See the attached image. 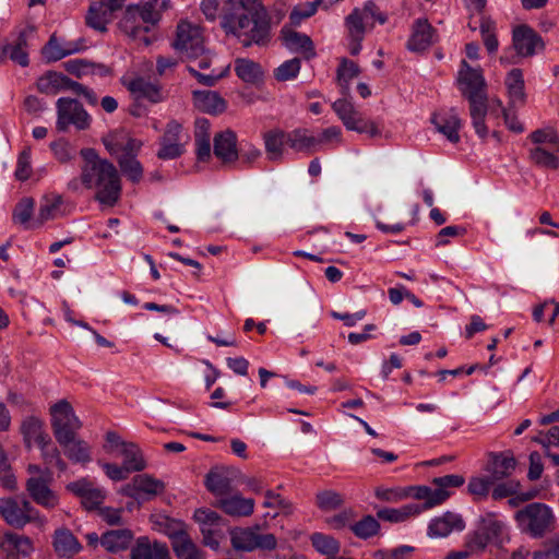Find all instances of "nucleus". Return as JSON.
I'll return each instance as SVG.
<instances>
[{
	"label": "nucleus",
	"instance_id": "nucleus-22",
	"mask_svg": "<svg viewBox=\"0 0 559 559\" xmlns=\"http://www.w3.org/2000/svg\"><path fill=\"white\" fill-rule=\"evenodd\" d=\"M26 491L37 504L46 509H53L59 503L58 496L43 477H29L26 481Z\"/></svg>",
	"mask_w": 559,
	"mask_h": 559
},
{
	"label": "nucleus",
	"instance_id": "nucleus-1",
	"mask_svg": "<svg viewBox=\"0 0 559 559\" xmlns=\"http://www.w3.org/2000/svg\"><path fill=\"white\" fill-rule=\"evenodd\" d=\"M201 11L209 21L221 17L225 33L245 47L262 46L270 39V16L262 0H202Z\"/></svg>",
	"mask_w": 559,
	"mask_h": 559
},
{
	"label": "nucleus",
	"instance_id": "nucleus-4",
	"mask_svg": "<svg viewBox=\"0 0 559 559\" xmlns=\"http://www.w3.org/2000/svg\"><path fill=\"white\" fill-rule=\"evenodd\" d=\"M385 22L386 15L380 11L373 1H367L361 8H355L345 17L350 53L358 55L366 33L371 31L376 23L384 24Z\"/></svg>",
	"mask_w": 559,
	"mask_h": 559
},
{
	"label": "nucleus",
	"instance_id": "nucleus-40",
	"mask_svg": "<svg viewBox=\"0 0 559 559\" xmlns=\"http://www.w3.org/2000/svg\"><path fill=\"white\" fill-rule=\"evenodd\" d=\"M1 547L9 552L8 559H15V555L16 557H27L33 551V545L28 537L14 534L7 535Z\"/></svg>",
	"mask_w": 559,
	"mask_h": 559
},
{
	"label": "nucleus",
	"instance_id": "nucleus-54",
	"mask_svg": "<svg viewBox=\"0 0 559 559\" xmlns=\"http://www.w3.org/2000/svg\"><path fill=\"white\" fill-rule=\"evenodd\" d=\"M343 502V496L334 490H322L316 495L317 507L325 512L336 510Z\"/></svg>",
	"mask_w": 559,
	"mask_h": 559
},
{
	"label": "nucleus",
	"instance_id": "nucleus-62",
	"mask_svg": "<svg viewBox=\"0 0 559 559\" xmlns=\"http://www.w3.org/2000/svg\"><path fill=\"white\" fill-rule=\"evenodd\" d=\"M263 507L280 509L285 514L293 512V506L290 501L286 500L278 493H274L271 490L265 492V501L263 502Z\"/></svg>",
	"mask_w": 559,
	"mask_h": 559
},
{
	"label": "nucleus",
	"instance_id": "nucleus-18",
	"mask_svg": "<svg viewBox=\"0 0 559 559\" xmlns=\"http://www.w3.org/2000/svg\"><path fill=\"white\" fill-rule=\"evenodd\" d=\"M67 489L80 497L83 507L87 510L98 508L105 499V491L95 487L94 484L86 478L70 483Z\"/></svg>",
	"mask_w": 559,
	"mask_h": 559
},
{
	"label": "nucleus",
	"instance_id": "nucleus-59",
	"mask_svg": "<svg viewBox=\"0 0 559 559\" xmlns=\"http://www.w3.org/2000/svg\"><path fill=\"white\" fill-rule=\"evenodd\" d=\"M300 71V60L293 58L283 62L274 70V76L277 81L284 82L295 79Z\"/></svg>",
	"mask_w": 559,
	"mask_h": 559
},
{
	"label": "nucleus",
	"instance_id": "nucleus-33",
	"mask_svg": "<svg viewBox=\"0 0 559 559\" xmlns=\"http://www.w3.org/2000/svg\"><path fill=\"white\" fill-rule=\"evenodd\" d=\"M105 146L111 155L135 157L141 150L142 142L134 138L115 135L105 140Z\"/></svg>",
	"mask_w": 559,
	"mask_h": 559
},
{
	"label": "nucleus",
	"instance_id": "nucleus-64",
	"mask_svg": "<svg viewBox=\"0 0 559 559\" xmlns=\"http://www.w3.org/2000/svg\"><path fill=\"white\" fill-rule=\"evenodd\" d=\"M31 153L29 151L24 150L17 158L15 177L17 180L25 181L31 177Z\"/></svg>",
	"mask_w": 559,
	"mask_h": 559
},
{
	"label": "nucleus",
	"instance_id": "nucleus-26",
	"mask_svg": "<svg viewBox=\"0 0 559 559\" xmlns=\"http://www.w3.org/2000/svg\"><path fill=\"white\" fill-rule=\"evenodd\" d=\"M438 132L443 134L451 143L460 141L459 131L462 127V121L454 110L444 114H436L431 118Z\"/></svg>",
	"mask_w": 559,
	"mask_h": 559
},
{
	"label": "nucleus",
	"instance_id": "nucleus-41",
	"mask_svg": "<svg viewBox=\"0 0 559 559\" xmlns=\"http://www.w3.org/2000/svg\"><path fill=\"white\" fill-rule=\"evenodd\" d=\"M421 512V508L418 503H409L402 506L401 508H385L377 512V516L380 520L399 523L403 522L411 516L417 515Z\"/></svg>",
	"mask_w": 559,
	"mask_h": 559
},
{
	"label": "nucleus",
	"instance_id": "nucleus-28",
	"mask_svg": "<svg viewBox=\"0 0 559 559\" xmlns=\"http://www.w3.org/2000/svg\"><path fill=\"white\" fill-rule=\"evenodd\" d=\"M133 539L132 531L128 528L111 530L100 537V545L109 552L126 550Z\"/></svg>",
	"mask_w": 559,
	"mask_h": 559
},
{
	"label": "nucleus",
	"instance_id": "nucleus-3",
	"mask_svg": "<svg viewBox=\"0 0 559 559\" xmlns=\"http://www.w3.org/2000/svg\"><path fill=\"white\" fill-rule=\"evenodd\" d=\"M459 84L462 95L469 103V115L473 127L480 138H486L488 129L485 117L488 110L486 81L480 68H472L465 60L461 62Z\"/></svg>",
	"mask_w": 559,
	"mask_h": 559
},
{
	"label": "nucleus",
	"instance_id": "nucleus-17",
	"mask_svg": "<svg viewBox=\"0 0 559 559\" xmlns=\"http://www.w3.org/2000/svg\"><path fill=\"white\" fill-rule=\"evenodd\" d=\"M513 47L521 57H530L544 48L542 37L528 25H519L512 33Z\"/></svg>",
	"mask_w": 559,
	"mask_h": 559
},
{
	"label": "nucleus",
	"instance_id": "nucleus-10",
	"mask_svg": "<svg viewBox=\"0 0 559 559\" xmlns=\"http://www.w3.org/2000/svg\"><path fill=\"white\" fill-rule=\"evenodd\" d=\"M35 34L36 27L34 25H26L13 31L1 48L0 64L4 63L7 58H9L11 61L23 68L27 67L29 64V41Z\"/></svg>",
	"mask_w": 559,
	"mask_h": 559
},
{
	"label": "nucleus",
	"instance_id": "nucleus-34",
	"mask_svg": "<svg viewBox=\"0 0 559 559\" xmlns=\"http://www.w3.org/2000/svg\"><path fill=\"white\" fill-rule=\"evenodd\" d=\"M235 72L241 81L250 84L261 82L264 75L261 66L247 58H237L235 60Z\"/></svg>",
	"mask_w": 559,
	"mask_h": 559
},
{
	"label": "nucleus",
	"instance_id": "nucleus-19",
	"mask_svg": "<svg viewBox=\"0 0 559 559\" xmlns=\"http://www.w3.org/2000/svg\"><path fill=\"white\" fill-rule=\"evenodd\" d=\"M213 153L223 164L236 162L239 157L236 133L230 129L216 133L213 139Z\"/></svg>",
	"mask_w": 559,
	"mask_h": 559
},
{
	"label": "nucleus",
	"instance_id": "nucleus-15",
	"mask_svg": "<svg viewBox=\"0 0 559 559\" xmlns=\"http://www.w3.org/2000/svg\"><path fill=\"white\" fill-rule=\"evenodd\" d=\"M164 489L165 485L162 480L148 474H140L134 476L130 483L122 486L120 492L136 501H148L162 493Z\"/></svg>",
	"mask_w": 559,
	"mask_h": 559
},
{
	"label": "nucleus",
	"instance_id": "nucleus-44",
	"mask_svg": "<svg viewBox=\"0 0 559 559\" xmlns=\"http://www.w3.org/2000/svg\"><path fill=\"white\" fill-rule=\"evenodd\" d=\"M120 454L123 457L122 465L127 467L130 473L141 472L146 467L143 454L135 443L129 442L128 444H123Z\"/></svg>",
	"mask_w": 559,
	"mask_h": 559
},
{
	"label": "nucleus",
	"instance_id": "nucleus-60",
	"mask_svg": "<svg viewBox=\"0 0 559 559\" xmlns=\"http://www.w3.org/2000/svg\"><path fill=\"white\" fill-rule=\"evenodd\" d=\"M333 110L336 112L343 124L346 127L352 123V120L358 114L354 105L346 99H337L332 105Z\"/></svg>",
	"mask_w": 559,
	"mask_h": 559
},
{
	"label": "nucleus",
	"instance_id": "nucleus-23",
	"mask_svg": "<svg viewBox=\"0 0 559 559\" xmlns=\"http://www.w3.org/2000/svg\"><path fill=\"white\" fill-rule=\"evenodd\" d=\"M173 550L178 559H204V552L194 544L185 530L169 535Z\"/></svg>",
	"mask_w": 559,
	"mask_h": 559
},
{
	"label": "nucleus",
	"instance_id": "nucleus-42",
	"mask_svg": "<svg viewBox=\"0 0 559 559\" xmlns=\"http://www.w3.org/2000/svg\"><path fill=\"white\" fill-rule=\"evenodd\" d=\"M265 151L271 160H278L283 155L284 144H287V132L271 130L263 136Z\"/></svg>",
	"mask_w": 559,
	"mask_h": 559
},
{
	"label": "nucleus",
	"instance_id": "nucleus-48",
	"mask_svg": "<svg viewBox=\"0 0 559 559\" xmlns=\"http://www.w3.org/2000/svg\"><path fill=\"white\" fill-rule=\"evenodd\" d=\"M35 201L33 198H22L12 212V221L25 228L29 227V222L34 213Z\"/></svg>",
	"mask_w": 559,
	"mask_h": 559
},
{
	"label": "nucleus",
	"instance_id": "nucleus-29",
	"mask_svg": "<svg viewBox=\"0 0 559 559\" xmlns=\"http://www.w3.org/2000/svg\"><path fill=\"white\" fill-rule=\"evenodd\" d=\"M126 86L138 99L145 98L151 103H159L163 100L160 87L144 78L132 79Z\"/></svg>",
	"mask_w": 559,
	"mask_h": 559
},
{
	"label": "nucleus",
	"instance_id": "nucleus-39",
	"mask_svg": "<svg viewBox=\"0 0 559 559\" xmlns=\"http://www.w3.org/2000/svg\"><path fill=\"white\" fill-rule=\"evenodd\" d=\"M21 433L26 448H31L33 444L43 442L48 435L43 431V421L35 417H26L21 424Z\"/></svg>",
	"mask_w": 559,
	"mask_h": 559
},
{
	"label": "nucleus",
	"instance_id": "nucleus-7",
	"mask_svg": "<svg viewBox=\"0 0 559 559\" xmlns=\"http://www.w3.org/2000/svg\"><path fill=\"white\" fill-rule=\"evenodd\" d=\"M514 519L522 532L540 538L554 530L555 516L551 509L540 502H532L519 510Z\"/></svg>",
	"mask_w": 559,
	"mask_h": 559
},
{
	"label": "nucleus",
	"instance_id": "nucleus-38",
	"mask_svg": "<svg viewBox=\"0 0 559 559\" xmlns=\"http://www.w3.org/2000/svg\"><path fill=\"white\" fill-rule=\"evenodd\" d=\"M62 204L63 199L60 194L49 193L45 195L40 201L37 225H43L47 221L59 217L62 214Z\"/></svg>",
	"mask_w": 559,
	"mask_h": 559
},
{
	"label": "nucleus",
	"instance_id": "nucleus-20",
	"mask_svg": "<svg viewBox=\"0 0 559 559\" xmlns=\"http://www.w3.org/2000/svg\"><path fill=\"white\" fill-rule=\"evenodd\" d=\"M130 559H171L165 543L141 536L130 550Z\"/></svg>",
	"mask_w": 559,
	"mask_h": 559
},
{
	"label": "nucleus",
	"instance_id": "nucleus-25",
	"mask_svg": "<svg viewBox=\"0 0 559 559\" xmlns=\"http://www.w3.org/2000/svg\"><path fill=\"white\" fill-rule=\"evenodd\" d=\"M435 29L427 20L418 19L413 25L412 35L407 41L411 51H423L433 43Z\"/></svg>",
	"mask_w": 559,
	"mask_h": 559
},
{
	"label": "nucleus",
	"instance_id": "nucleus-8",
	"mask_svg": "<svg viewBox=\"0 0 559 559\" xmlns=\"http://www.w3.org/2000/svg\"><path fill=\"white\" fill-rule=\"evenodd\" d=\"M37 88L46 95L71 91L78 96H83L88 105L96 106L98 103L97 95L93 90L56 71H48L41 75L37 81Z\"/></svg>",
	"mask_w": 559,
	"mask_h": 559
},
{
	"label": "nucleus",
	"instance_id": "nucleus-52",
	"mask_svg": "<svg viewBox=\"0 0 559 559\" xmlns=\"http://www.w3.org/2000/svg\"><path fill=\"white\" fill-rule=\"evenodd\" d=\"M40 448L41 456L46 464L56 465L60 471H66L67 464L62 460L59 450L51 442L49 436L43 440V442L37 443Z\"/></svg>",
	"mask_w": 559,
	"mask_h": 559
},
{
	"label": "nucleus",
	"instance_id": "nucleus-55",
	"mask_svg": "<svg viewBox=\"0 0 559 559\" xmlns=\"http://www.w3.org/2000/svg\"><path fill=\"white\" fill-rule=\"evenodd\" d=\"M495 23L490 19L481 17L479 29L483 37L484 45L489 53L498 50L499 41L495 34Z\"/></svg>",
	"mask_w": 559,
	"mask_h": 559
},
{
	"label": "nucleus",
	"instance_id": "nucleus-11",
	"mask_svg": "<svg viewBox=\"0 0 559 559\" xmlns=\"http://www.w3.org/2000/svg\"><path fill=\"white\" fill-rule=\"evenodd\" d=\"M56 128L58 131L66 132L70 126L75 127L78 130H86L90 128L91 116L76 99L60 97L56 102Z\"/></svg>",
	"mask_w": 559,
	"mask_h": 559
},
{
	"label": "nucleus",
	"instance_id": "nucleus-47",
	"mask_svg": "<svg viewBox=\"0 0 559 559\" xmlns=\"http://www.w3.org/2000/svg\"><path fill=\"white\" fill-rule=\"evenodd\" d=\"M313 548L325 556H335L338 554L341 545L333 536L323 533H313L310 536Z\"/></svg>",
	"mask_w": 559,
	"mask_h": 559
},
{
	"label": "nucleus",
	"instance_id": "nucleus-35",
	"mask_svg": "<svg viewBox=\"0 0 559 559\" xmlns=\"http://www.w3.org/2000/svg\"><path fill=\"white\" fill-rule=\"evenodd\" d=\"M0 514L9 525L15 528H22L27 524V518L21 511L20 503L13 498L0 499Z\"/></svg>",
	"mask_w": 559,
	"mask_h": 559
},
{
	"label": "nucleus",
	"instance_id": "nucleus-56",
	"mask_svg": "<svg viewBox=\"0 0 559 559\" xmlns=\"http://www.w3.org/2000/svg\"><path fill=\"white\" fill-rule=\"evenodd\" d=\"M118 163L122 170V173L128 176V178L138 182L141 180L143 176V168L141 163L133 156H118Z\"/></svg>",
	"mask_w": 559,
	"mask_h": 559
},
{
	"label": "nucleus",
	"instance_id": "nucleus-24",
	"mask_svg": "<svg viewBox=\"0 0 559 559\" xmlns=\"http://www.w3.org/2000/svg\"><path fill=\"white\" fill-rule=\"evenodd\" d=\"M234 472L228 468H213L205 476V486L214 496H226L231 492Z\"/></svg>",
	"mask_w": 559,
	"mask_h": 559
},
{
	"label": "nucleus",
	"instance_id": "nucleus-46",
	"mask_svg": "<svg viewBox=\"0 0 559 559\" xmlns=\"http://www.w3.org/2000/svg\"><path fill=\"white\" fill-rule=\"evenodd\" d=\"M350 531L360 539H368L376 536L380 531V523L372 515H365L358 522L350 524Z\"/></svg>",
	"mask_w": 559,
	"mask_h": 559
},
{
	"label": "nucleus",
	"instance_id": "nucleus-5",
	"mask_svg": "<svg viewBox=\"0 0 559 559\" xmlns=\"http://www.w3.org/2000/svg\"><path fill=\"white\" fill-rule=\"evenodd\" d=\"M158 20L159 14L153 4L144 3L142 5H130L119 21V28L127 36L142 41L147 46L151 43L147 33Z\"/></svg>",
	"mask_w": 559,
	"mask_h": 559
},
{
	"label": "nucleus",
	"instance_id": "nucleus-53",
	"mask_svg": "<svg viewBox=\"0 0 559 559\" xmlns=\"http://www.w3.org/2000/svg\"><path fill=\"white\" fill-rule=\"evenodd\" d=\"M530 139L537 146L545 144L554 151H559V134L551 128L537 129L530 134Z\"/></svg>",
	"mask_w": 559,
	"mask_h": 559
},
{
	"label": "nucleus",
	"instance_id": "nucleus-50",
	"mask_svg": "<svg viewBox=\"0 0 559 559\" xmlns=\"http://www.w3.org/2000/svg\"><path fill=\"white\" fill-rule=\"evenodd\" d=\"M359 74L358 66L348 59H343L337 68V82L341 86L342 94L349 93V82Z\"/></svg>",
	"mask_w": 559,
	"mask_h": 559
},
{
	"label": "nucleus",
	"instance_id": "nucleus-14",
	"mask_svg": "<svg viewBox=\"0 0 559 559\" xmlns=\"http://www.w3.org/2000/svg\"><path fill=\"white\" fill-rule=\"evenodd\" d=\"M126 0H97L90 4L86 25L100 33L107 32V25L115 19V13L122 9Z\"/></svg>",
	"mask_w": 559,
	"mask_h": 559
},
{
	"label": "nucleus",
	"instance_id": "nucleus-30",
	"mask_svg": "<svg viewBox=\"0 0 559 559\" xmlns=\"http://www.w3.org/2000/svg\"><path fill=\"white\" fill-rule=\"evenodd\" d=\"M53 548L60 557L70 558L82 549V545L68 528H60L55 532Z\"/></svg>",
	"mask_w": 559,
	"mask_h": 559
},
{
	"label": "nucleus",
	"instance_id": "nucleus-31",
	"mask_svg": "<svg viewBox=\"0 0 559 559\" xmlns=\"http://www.w3.org/2000/svg\"><path fill=\"white\" fill-rule=\"evenodd\" d=\"M287 145L296 152L313 153L318 151L316 136L306 128L287 132Z\"/></svg>",
	"mask_w": 559,
	"mask_h": 559
},
{
	"label": "nucleus",
	"instance_id": "nucleus-51",
	"mask_svg": "<svg viewBox=\"0 0 559 559\" xmlns=\"http://www.w3.org/2000/svg\"><path fill=\"white\" fill-rule=\"evenodd\" d=\"M258 533L253 528H243L231 535L233 547L237 550L252 551L257 549Z\"/></svg>",
	"mask_w": 559,
	"mask_h": 559
},
{
	"label": "nucleus",
	"instance_id": "nucleus-12",
	"mask_svg": "<svg viewBox=\"0 0 559 559\" xmlns=\"http://www.w3.org/2000/svg\"><path fill=\"white\" fill-rule=\"evenodd\" d=\"M173 46L187 59L199 58L205 51L201 27L189 21H180Z\"/></svg>",
	"mask_w": 559,
	"mask_h": 559
},
{
	"label": "nucleus",
	"instance_id": "nucleus-49",
	"mask_svg": "<svg viewBox=\"0 0 559 559\" xmlns=\"http://www.w3.org/2000/svg\"><path fill=\"white\" fill-rule=\"evenodd\" d=\"M479 530L488 536L490 543L498 542L503 533L504 523L497 519L496 514L488 513L481 518Z\"/></svg>",
	"mask_w": 559,
	"mask_h": 559
},
{
	"label": "nucleus",
	"instance_id": "nucleus-32",
	"mask_svg": "<svg viewBox=\"0 0 559 559\" xmlns=\"http://www.w3.org/2000/svg\"><path fill=\"white\" fill-rule=\"evenodd\" d=\"M222 510L233 516H249L254 510V500L243 498L240 495H233L219 501Z\"/></svg>",
	"mask_w": 559,
	"mask_h": 559
},
{
	"label": "nucleus",
	"instance_id": "nucleus-37",
	"mask_svg": "<svg viewBox=\"0 0 559 559\" xmlns=\"http://www.w3.org/2000/svg\"><path fill=\"white\" fill-rule=\"evenodd\" d=\"M59 444L70 461L81 464H86L92 461L91 447L84 440L73 436L72 440Z\"/></svg>",
	"mask_w": 559,
	"mask_h": 559
},
{
	"label": "nucleus",
	"instance_id": "nucleus-16",
	"mask_svg": "<svg viewBox=\"0 0 559 559\" xmlns=\"http://www.w3.org/2000/svg\"><path fill=\"white\" fill-rule=\"evenodd\" d=\"M516 467V460L511 451L489 452L485 471L496 484L512 475Z\"/></svg>",
	"mask_w": 559,
	"mask_h": 559
},
{
	"label": "nucleus",
	"instance_id": "nucleus-63",
	"mask_svg": "<svg viewBox=\"0 0 559 559\" xmlns=\"http://www.w3.org/2000/svg\"><path fill=\"white\" fill-rule=\"evenodd\" d=\"M194 520L200 524V528H204V526H221L222 519L215 511L198 509L194 512Z\"/></svg>",
	"mask_w": 559,
	"mask_h": 559
},
{
	"label": "nucleus",
	"instance_id": "nucleus-36",
	"mask_svg": "<svg viewBox=\"0 0 559 559\" xmlns=\"http://www.w3.org/2000/svg\"><path fill=\"white\" fill-rule=\"evenodd\" d=\"M506 86L511 105H523L525 103L526 95L524 92V79L521 69L515 68L508 73L506 78Z\"/></svg>",
	"mask_w": 559,
	"mask_h": 559
},
{
	"label": "nucleus",
	"instance_id": "nucleus-9",
	"mask_svg": "<svg viewBox=\"0 0 559 559\" xmlns=\"http://www.w3.org/2000/svg\"><path fill=\"white\" fill-rule=\"evenodd\" d=\"M51 427L58 443H67L76 436L81 429L82 423L75 415L71 404L61 400L50 407Z\"/></svg>",
	"mask_w": 559,
	"mask_h": 559
},
{
	"label": "nucleus",
	"instance_id": "nucleus-43",
	"mask_svg": "<svg viewBox=\"0 0 559 559\" xmlns=\"http://www.w3.org/2000/svg\"><path fill=\"white\" fill-rule=\"evenodd\" d=\"M285 46L290 50H300L307 53V57L313 56V45L309 36L292 31L282 29Z\"/></svg>",
	"mask_w": 559,
	"mask_h": 559
},
{
	"label": "nucleus",
	"instance_id": "nucleus-6",
	"mask_svg": "<svg viewBox=\"0 0 559 559\" xmlns=\"http://www.w3.org/2000/svg\"><path fill=\"white\" fill-rule=\"evenodd\" d=\"M431 484L433 487L412 486L404 489L408 496L425 501L423 504H419L421 511L443 503L450 498L454 488L461 487L464 484V477L462 475L451 474L436 477L432 479Z\"/></svg>",
	"mask_w": 559,
	"mask_h": 559
},
{
	"label": "nucleus",
	"instance_id": "nucleus-13",
	"mask_svg": "<svg viewBox=\"0 0 559 559\" xmlns=\"http://www.w3.org/2000/svg\"><path fill=\"white\" fill-rule=\"evenodd\" d=\"M189 136L182 133V126L176 120L166 124L164 134L159 140V150L157 157L159 159H175L180 157L186 151V143Z\"/></svg>",
	"mask_w": 559,
	"mask_h": 559
},
{
	"label": "nucleus",
	"instance_id": "nucleus-57",
	"mask_svg": "<svg viewBox=\"0 0 559 559\" xmlns=\"http://www.w3.org/2000/svg\"><path fill=\"white\" fill-rule=\"evenodd\" d=\"M495 483L488 475L472 477L467 485V490L475 499L486 498L490 491V488Z\"/></svg>",
	"mask_w": 559,
	"mask_h": 559
},
{
	"label": "nucleus",
	"instance_id": "nucleus-21",
	"mask_svg": "<svg viewBox=\"0 0 559 559\" xmlns=\"http://www.w3.org/2000/svg\"><path fill=\"white\" fill-rule=\"evenodd\" d=\"M464 528L463 518L457 513L448 511L430 521L428 536L432 538L447 537L452 532H462Z\"/></svg>",
	"mask_w": 559,
	"mask_h": 559
},
{
	"label": "nucleus",
	"instance_id": "nucleus-61",
	"mask_svg": "<svg viewBox=\"0 0 559 559\" xmlns=\"http://www.w3.org/2000/svg\"><path fill=\"white\" fill-rule=\"evenodd\" d=\"M346 129L356 131L358 133H367L372 138L380 134V131L374 122L365 119L359 112L352 120V123L346 126Z\"/></svg>",
	"mask_w": 559,
	"mask_h": 559
},
{
	"label": "nucleus",
	"instance_id": "nucleus-2",
	"mask_svg": "<svg viewBox=\"0 0 559 559\" xmlns=\"http://www.w3.org/2000/svg\"><path fill=\"white\" fill-rule=\"evenodd\" d=\"M81 155L84 164L81 167L80 178H72L68 182L71 192L80 193L82 186L95 190V200L105 206H114L121 195L120 176L112 163L100 158L95 150L83 148Z\"/></svg>",
	"mask_w": 559,
	"mask_h": 559
},
{
	"label": "nucleus",
	"instance_id": "nucleus-58",
	"mask_svg": "<svg viewBox=\"0 0 559 559\" xmlns=\"http://www.w3.org/2000/svg\"><path fill=\"white\" fill-rule=\"evenodd\" d=\"M41 56L47 63L56 62L64 58L62 45L59 43L56 34H52L41 48Z\"/></svg>",
	"mask_w": 559,
	"mask_h": 559
},
{
	"label": "nucleus",
	"instance_id": "nucleus-45",
	"mask_svg": "<svg viewBox=\"0 0 559 559\" xmlns=\"http://www.w3.org/2000/svg\"><path fill=\"white\" fill-rule=\"evenodd\" d=\"M557 151L550 148L546 150L544 146H536L531 148L528 152V157L532 163H534L538 167L547 168V169H558L559 168V157L556 156Z\"/></svg>",
	"mask_w": 559,
	"mask_h": 559
},
{
	"label": "nucleus",
	"instance_id": "nucleus-27",
	"mask_svg": "<svg viewBox=\"0 0 559 559\" xmlns=\"http://www.w3.org/2000/svg\"><path fill=\"white\" fill-rule=\"evenodd\" d=\"M193 104L200 111L206 114H221L226 108L225 100L214 91H194Z\"/></svg>",
	"mask_w": 559,
	"mask_h": 559
}]
</instances>
